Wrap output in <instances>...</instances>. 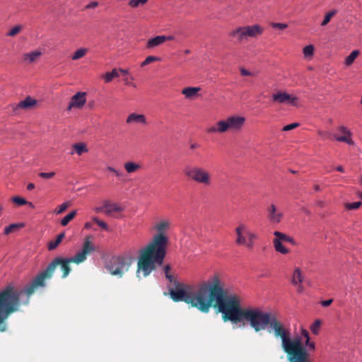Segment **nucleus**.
Here are the masks:
<instances>
[{
	"instance_id": "32",
	"label": "nucleus",
	"mask_w": 362,
	"mask_h": 362,
	"mask_svg": "<svg viewBox=\"0 0 362 362\" xmlns=\"http://www.w3.org/2000/svg\"><path fill=\"white\" fill-rule=\"evenodd\" d=\"M351 135H346L344 134V136H337L334 135L333 137H334L338 141L345 142L349 145H353L354 141L351 138Z\"/></svg>"
},
{
	"instance_id": "31",
	"label": "nucleus",
	"mask_w": 362,
	"mask_h": 362,
	"mask_svg": "<svg viewBox=\"0 0 362 362\" xmlns=\"http://www.w3.org/2000/svg\"><path fill=\"white\" fill-rule=\"evenodd\" d=\"M322 325V321L319 319H317L314 321V322L310 326V329L313 334L317 335L320 332V327Z\"/></svg>"
},
{
	"instance_id": "47",
	"label": "nucleus",
	"mask_w": 362,
	"mask_h": 362,
	"mask_svg": "<svg viewBox=\"0 0 362 362\" xmlns=\"http://www.w3.org/2000/svg\"><path fill=\"white\" fill-rule=\"evenodd\" d=\"M106 170L110 171V172H111V173H113L118 177H121L122 175V173L121 171L115 169L113 167L108 166V167H107Z\"/></svg>"
},
{
	"instance_id": "61",
	"label": "nucleus",
	"mask_w": 362,
	"mask_h": 362,
	"mask_svg": "<svg viewBox=\"0 0 362 362\" xmlns=\"http://www.w3.org/2000/svg\"><path fill=\"white\" fill-rule=\"evenodd\" d=\"M336 169L337 171L341 173H343L344 171V168L341 165H339Z\"/></svg>"
},
{
	"instance_id": "45",
	"label": "nucleus",
	"mask_w": 362,
	"mask_h": 362,
	"mask_svg": "<svg viewBox=\"0 0 362 362\" xmlns=\"http://www.w3.org/2000/svg\"><path fill=\"white\" fill-rule=\"evenodd\" d=\"M273 28L284 30L288 27V25L286 23H272L271 24Z\"/></svg>"
},
{
	"instance_id": "13",
	"label": "nucleus",
	"mask_w": 362,
	"mask_h": 362,
	"mask_svg": "<svg viewBox=\"0 0 362 362\" xmlns=\"http://www.w3.org/2000/svg\"><path fill=\"white\" fill-rule=\"evenodd\" d=\"M86 93L84 92H78L75 94L71 98L68 109L82 107L86 102Z\"/></svg>"
},
{
	"instance_id": "28",
	"label": "nucleus",
	"mask_w": 362,
	"mask_h": 362,
	"mask_svg": "<svg viewBox=\"0 0 362 362\" xmlns=\"http://www.w3.org/2000/svg\"><path fill=\"white\" fill-rule=\"evenodd\" d=\"M73 148L76 153L81 156L83 153L88 152V148L86 147V145L83 143H77L74 144Z\"/></svg>"
},
{
	"instance_id": "24",
	"label": "nucleus",
	"mask_w": 362,
	"mask_h": 362,
	"mask_svg": "<svg viewBox=\"0 0 362 362\" xmlns=\"http://www.w3.org/2000/svg\"><path fill=\"white\" fill-rule=\"evenodd\" d=\"M201 90L199 87H187L182 90V93L187 98H192Z\"/></svg>"
},
{
	"instance_id": "10",
	"label": "nucleus",
	"mask_w": 362,
	"mask_h": 362,
	"mask_svg": "<svg viewBox=\"0 0 362 362\" xmlns=\"http://www.w3.org/2000/svg\"><path fill=\"white\" fill-rule=\"evenodd\" d=\"M129 267V263L124 257H113L107 264V269L114 276H122Z\"/></svg>"
},
{
	"instance_id": "49",
	"label": "nucleus",
	"mask_w": 362,
	"mask_h": 362,
	"mask_svg": "<svg viewBox=\"0 0 362 362\" xmlns=\"http://www.w3.org/2000/svg\"><path fill=\"white\" fill-rule=\"evenodd\" d=\"M240 74L242 76H255V73L251 72V71H248L246 69L243 68V67L240 69Z\"/></svg>"
},
{
	"instance_id": "16",
	"label": "nucleus",
	"mask_w": 362,
	"mask_h": 362,
	"mask_svg": "<svg viewBox=\"0 0 362 362\" xmlns=\"http://www.w3.org/2000/svg\"><path fill=\"white\" fill-rule=\"evenodd\" d=\"M246 37H256L263 33V28L259 25L244 26Z\"/></svg>"
},
{
	"instance_id": "56",
	"label": "nucleus",
	"mask_w": 362,
	"mask_h": 362,
	"mask_svg": "<svg viewBox=\"0 0 362 362\" xmlns=\"http://www.w3.org/2000/svg\"><path fill=\"white\" fill-rule=\"evenodd\" d=\"M119 71V74L121 73L124 75H126V74H129V71L127 69H117Z\"/></svg>"
},
{
	"instance_id": "53",
	"label": "nucleus",
	"mask_w": 362,
	"mask_h": 362,
	"mask_svg": "<svg viewBox=\"0 0 362 362\" xmlns=\"http://www.w3.org/2000/svg\"><path fill=\"white\" fill-rule=\"evenodd\" d=\"M98 3L97 1H92L89 3L88 5H86V8L90 9V8H94L96 6H98Z\"/></svg>"
},
{
	"instance_id": "62",
	"label": "nucleus",
	"mask_w": 362,
	"mask_h": 362,
	"mask_svg": "<svg viewBox=\"0 0 362 362\" xmlns=\"http://www.w3.org/2000/svg\"><path fill=\"white\" fill-rule=\"evenodd\" d=\"M314 189L315 191H319L320 189V186L318 185H316L314 186Z\"/></svg>"
},
{
	"instance_id": "30",
	"label": "nucleus",
	"mask_w": 362,
	"mask_h": 362,
	"mask_svg": "<svg viewBox=\"0 0 362 362\" xmlns=\"http://www.w3.org/2000/svg\"><path fill=\"white\" fill-rule=\"evenodd\" d=\"M88 52V49L86 48H80L77 49L71 56L72 60H78L82 57H83Z\"/></svg>"
},
{
	"instance_id": "23",
	"label": "nucleus",
	"mask_w": 362,
	"mask_h": 362,
	"mask_svg": "<svg viewBox=\"0 0 362 362\" xmlns=\"http://www.w3.org/2000/svg\"><path fill=\"white\" fill-rule=\"evenodd\" d=\"M274 235H275L276 238L279 239V240H280L281 242L284 241V242L290 243L291 244H292L293 245H296V242L295 241V240L293 238H291L281 232L275 231L274 233Z\"/></svg>"
},
{
	"instance_id": "55",
	"label": "nucleus",
	"mask_w": 362,
	"mask_h": 362,
	"mask_svg": "<svg viewBox=\"0 0 362 362\" xmlns=\"http://www.w3.org/2000/svg\"><path fill=\"white\" fill-rule=\"evenodd\" d=\"M170 269H171V267H170V266L169 264H167V265L164 266L163 270H164V273H165V276L167 274H170Z\"/></svg>"
},
{
	"instance_id": "39",
	"label": "nucleus",
	"mask_w": 362,
	"mask_h": 362,
	"mask_svg": "<svg viewBox=\"0 0 362 362\" xmlns=\"http://www.w3.org/2000/svg\"><path fill=\"white\" fill-rule=\"evenodd\" d=\"M21 30V25H16L9 30V32L7 33V35L10 37H14L15 35L18 34Z\"/></svg>"
},
{
	"instance_id": "20",
	"label": "nucleus",
	"mask_w": 362,
	"mask_h": 362,
	"mask_svg": "<svg viewBox=\"0 0 362 362\" xmlns=\"http://www.w3.org/2000/svg\"><path fill=\"white\" fill-rule=\"evenodd\" d=\"M37 103V100L30 98L27 97L25 100L21 101L17 105L16 108L28 109L33 107Z\"/></svg>"
},
{
	"instance_id": "3",
	"label": "nucleus",
	"mask_w": 362,
	"mask_h": 362,
	"mask_svg": "<svg viewBox=\"0 0 362 362\" xmlns=\"http://www.w3.org/2000/svg\"><path fill=\"white\" fill-rule=\"evenodd\" d=\"M91 238L92 237L90 235L86 237L82 250L78 252L74 257L70 258L57 257L48 264L44 271L38 274L30 283L25 287L27 298L24 304L28 303L30 296L33 294L38 288L45 286V281L52 277L58 266L61 267L62 271V278L65 279L69 276L71 272V263L78 264L83 262L86 259L87 256L95 250V246L91 242Z\"/></svg>"
},
{
	"instance_id": "19",
	"label": "nucleus",
	"mask_w": 362,
	"mask_h": 362,
	"mask_svg": "<svg viewBox=\"0 0 362 362\" xmlns=\"http://www.w3.org/2000/svg\"><path fill=\"white\" fill-rule=\"evenodd\" d=\"M164 42L165 35H158L148 40L146 43V47L148 49H152L163 44Z\"/></svg>"
},
{
	"instance_id": "43",
	"label": "nucleus",
	"mask_w": 362,
	"mask_h": 362,
	"mask_svg": "<svg viewBox=\"0 0 362 362\" xmlns=\"http://www.w3.org/2000/svg\"><path fill=\"white\" fill-rule=\"evenodd\" d=\"M361 205V202H354V203L346 204V209H348L349 210H354V209H358Z\"/></svg>"
},
{
	"instance_id": "34",
	"label": "nucleus",
	"mask_w": 362,
	"mask_h": 362,
	"mask_svg": "<svg viewBox=\"0 0 362 362\" xmlns=\"http://www.w3.org/2000/svg\"><path fill=\"white\" fill-rule=\"evenodd\" d=\"M23 226V224L13 223L6 227L4 229V234L8 235L15 230L19 229Z\"/></svg>"
},
{
	"instance_id": "42",
	"label": "nucleus",
	"mask_w": 362,
	"mask_h": 362,
	"mask_svg": "<svg viewBox=\"0 0 362 362\" xmlns=\"http://www.w3.org/2000/svg\"><path fill=\"white\" fill-rule=\"evenodd\" d=\"M12 201L15 204L20 205V206L28 204V202L24 198L20 197H13Z\"/></svg>"
},
{
	"instance_id": "33",
	"label": "nucleus",
	"mask_w": 362,
	"mask_h": 362,
	"mask_svg": "<svg viewBox=\"0 0 362 362\" xmlns=\"http://www.w3.org/2000/svg\"><path fill=\"white\" fill-rule=\"evenodd\" d=\"M76 211H73L66 215L61 221V224L63 226H66L76 216Z\"/></svg>"
},
{
	"instance_id": "44",
	"label": "nucleus",
	"mask_w": 362,
	"mask_h": 362,
	"mask_svg": "<svg viewBox=\"0 0 362 362\" xmlns=\"http://www.w3.org/2000/svg\"><path fill=\"white\" fill-rule=\"evenodd\" d=\"M304 347L306 349L308 348L310 351H314L315 349V344L313 341H310V340H305V344H303Z\"/></svg>"
},
{
	"instance_id": "9",
	"label": "nucleus",
	"mask_w": 362,
	"mask_h": 362,
	"mask_svg": "<svg viewBox=\"0 0 362 362\" xmlns=\"http://www.w3.org/2000/svg\"><path fill=\"white\" fill-rule=\"evenodd\" d=\"M237 239L236 244L239 245H245L247 248L252 249L254 246V240L257 238V235L250 230L247 226L243 223L240 224L235 228Z\"/></svg>"
},
{
	"instance_id": "38",
	"label": "nucleus",
	"mask_w": 362,
	"mask_h": 362,
	"mask_svg": "<svg viewBox=\"0 0 362 362\" xmlns=\"http://www.w3.org/2000/svg\"><path fill=\"white\" fill-rule=\"evenodd\" d=\"M147 1L148 0H130L129 5L132 8H136L140 5L145 4Z\"/></svg>"
},
{
	"instance_id": "58",
	"label": "nucleus",
	"mask_w": 362,
	"mask_h": 362,
	"mask_svg": "<svg viewBox=\"0 0 362 362\" xmlns=\"http://www.w3.org/2000/svg\"><path fill=\"white\" fill-rule=\"evenodd\" d=\"M175 37L173 35L165 36V42L167 40H173Z\"/></svg>"
},
{
	"instance_id": "12",
	"label": "nucleus",
	"mask_w": 362,
	"mask_h": 362,
	"mask_svg": "<svg viewBox=\"0 0 362 362\" xmlns=\"http://www.w3.org/2000/svg\"><path fill=\"white\" fill-rule=\"evenodd\" d=\"M272 100L279 103H288L295 106L297 104L298 98L286 92H278L272 95Z\"/></svg>"
},
{
	"instance_id": "51",
	"label": "nucleus",
	"mask_w": 362,
	"mask_h": 362,
	"mask_svg": "<svg viewBox=\"0 0 362 362\" xmlns=\"http://www.w3.org/2000/svg\"><path fill=\"white\" fill-rule=\"evenodd\" d=\"M339 130L343 133L344 134H346V135H351V133L350 132L349 130H348V129L346 127H345L344 126H341L339 127Z\"/></svg>"
},
{
	"instance_id": "1",
	"label": "nucleus",
	"mask_w": 362,
	"mask_h": 362,
	"mask_svg": "<svg viewBox=\"0 0 362 362\" xmlns=\"http://www.w3.org/2000/svg\"><path fill=\"white\" fill-rule=\"evenodd\" d=\"M194 305L202 313H207L214 305L218 307L222 314L224 322L230 321L234 324H246L257 332L265 329L272 317V314L264 312L259 308H243L240 297L234 293H229L224 288L220 279L215 278L211 285H204L202 288Z\"/></svg>"
},
{
	"instance_id": "22",
	"label": "nucleus",
	"mask_w": 362,
	"mask_h": 362,
	"mask_svg": "<svg viewBox=\"0 0 362 362\" xmlns=\"http://www.w3.org/2000/svg\"><path fill=\"white\" fill-rule=\"evenodd\" d=\"M64 237H65L64 233H59L57 236V238L54 240H52L48 243V245H47L48 250H53L56 249L58 247V245L62 242Z\"/></svg>"
},
{
	"instance_id": "29",
	"label": "nucleus",
	"mask_w": 362,
	"mask_h": 362,
	"mask_svg": "<svg viewBox=\"0 0 362 362\" xmlns=\"http://www.w3.org/2000/svg\"><path fill=\"white\" fill-rule=\"evenodd\" d=\"M359 55V51L358 50H354L351 52V54L346 57L345 59V64L346 66H350L354 62V60L356 59V57Z\"/></svg>"
},
{
	"instance_id": "52",
	"label": "nucleus",
	"mask_w": 362,
	"mask_h": 362,
	"mask_svg": "<svg viewBox=\"0 0 362 362\" xmlns=\"http://www.w3.org/2000/svg\"><path fill=\"white\" fill-rule=\"evenodd\" d=\"M68 207V203H63L59 206V210L57 211V214H62L64 211Z\"/></svg>"
},
{
	"instance_id": "59",
	"label": "nucleus",
	"mask_w": 362,
	"mask_h": 362,
	"mask_svg": "<svg viewBox=\"0 0 362 362\" xmlns=\"http://www.w3.org/2000/svg\"><path fill=\"white\" fill-rule=\"evenodd\" d=\"M297 286H298V290H297V291H298V293H302V292H303V286L301 285V284H298Z\"/></svg>"
},
{
	"instance_id": "4",
	"label": "nucleus",
	"mask_w": 362,
	"mask_h": 362,
	"mask_svg": "<svg viewBox=\"0 0 362 362\" xmlns=\"http://www.w3.org/2000/svg\"><path fill=\"white\" fill-rule=\"evenodd\" d=\"M276 338L281 339V346L287 354L289 362H311L309 354L299 337L293 339L289 330L273 315L268 325Z\"/></svg>"
},
{
	"instance_id": "40",
	"label": "nucleus",
	"mask_w": 362,
	"mask_h": 362,
	"mask_svg": "<svg viewBox=\"0 0 362 362\" xmlns=\"http://www.w3.org/2000/svg\"><path fill=\"white\" fill-rule=\"evenodd\" d=\"M317 134L323 140L331 139L334 136L328 131L318 130Z\"/></svg>"
},
{
	"instance_id": "35",
	"label": "nucleus",
	"mask_w": 362,
	"mask_h": 362,
	"mask_svg": "<svg viewBox=\"0 0 362 362\" xmlns=\"http://www.w3.org/2000/svg\"><path fill=\"white\" fill-rule=\"evenodd\" d=\"M337 13V10H332V11H330L329 12H328L325 16V18L323 20V21L321 23V25L322 26H325L327 24L329 23V22L330 21L331 18Z\"/></svg>"
},
{
	"instance_id": "8",
	"label": "nucleus",
	"mask_w": 362,
	"mask_h": 362,
	"mask_svg": "<svg viewBox=\"0 0 362 362\" xmlns=\"http://www.w3.org/2000/svg\"><path fill=\"white\" fill-rule=\"evenodd\" d=\"M245 122V118L244 117L233 115L225 119L220 120L216 125L209 127L206 129V132L209 134H222L228 131L238 132L242 129Z\"/></svg>"
},
{
	"instance_id": "37",
	"label": "nucleus",
	"mask_w": 362,
	"mask_h": 362,
	"mask_svg": "<svg viewBox=\"0 0 362 362\" xmlns=\"http://www.w3.org/2000/svg\"><path fill=\"white\" fill-rule=\"evenodd\" d=\"M314 53V47L312 45H307L303 48V54L305 57H311Z\"/></svg>"
},
{
	"instance_id": "46",
	"label": "nucleus",
	"mask_w": 362,
	"mask_h": 362,
	"mask_svg": "<svg viewBox=\"0 0 362 362\" xmlns=\"http://www.w3.org/2000/svg\"><path fill=\"white\" fill-rule=\"evenodd\" d=\"M38 175L44 179H51L55 175L54 172L51 173H40Z\"/></svg>"
},
{
	"instance_id": "18",
	"label": "nucleus",
	"mask_w": 362,
	"mask_h": 362,
	"mask_svg": "<svg viewBox=\"0 0 362 362\" xmlns=\"http://www.w3.org/2000/svg\"><path fill=\"white\" fill-rule=\"evenodd\" d=\"M229 36L236 40L238 42H241L247 39L244 27H240L229 33Z\"/></svg>"
},
{
	"instance_id": "7",
	"label": "nucleus",
	"mask_w": 362,
	"mask_h": 362,
	"mask_svg": "<svg viewBox=\"0 0 362 362\" xmlns=\"http://www.w3.org/2000/svg\"><path fill=\"white\" fill-rule=\"evenodd\" d=\"M185 175L194 182L206 187L213 184V175L207 169L199 165H187L183 170Z\"/></svg>"
},
{
	"instance_id": "14",
	"label": "nucleus",
	"mask_w": 362,
	"mask_h": 362,
	"mask_svg": "<svg viewBox=\"0 0 362 362\" xmlns=\"http://www.w3.org/2000/svg\"><path fill=\"white\" fill-rule=\"evenodd\" d=\"M267 217L272 223H280L283 217V214L276 209L274 204H271L267 208Z\"/></svg>"
},
{
	"instance_id": "63",
	"label": "nucleus",
	"mask_w": 362,
	"mask_h": 362,
	"mask_svg": "<svg viewBox=\"0 0 362 362\" xmlns=\"http://www.w3.org/2000/svg\"><path fill=\"white\" fill-rule=\"evenodd\" d=\"M124 82H125V83H126L127 85H129V78H127H127H125L124 79Z\"/></svg>"
},
{
	"instance_id": "25",
	"label": "nucleus",
	"mask_w": 362,
	"mask_h": 362,
	"mask_svg": "<svg viewBox=\"0 0 362 362\" xmlns=\"http://www.w3.org/2000/svg\"><path fill=\"white\" fill-rule=\"evenodd\" d=\"M273 244L274 249L276 252H280L283 255H286L289 252V250L285 247L282 245L281 241L279 240V239L275 238L273 240Z\"/></svg>"
},
{
	"instance_id": "21",
	"label": "nucleus",
	"mask_w": 362,
	"mask_h": 362,
	"mask_svg": "<svg viewBox=\"0 0 362 362\" xmlns=\"http://www.w3.org/2000/svg\"><path fill=\"white\" fill-rule=\"evenodd\" d=\"M303 279H304V276H303L300 268H298V267L295 268V269L293 271V276H292V280H291L292 284H293V285L300 284L303 283Z\"/></svg>"
},
{
	"instance_id": "57",
	"label": "nucleus",
	"mask_w": 362,
	"mask_h": 362,
	"mask_svg": "<svg viewBox=\"0 0 362 362\" xmlns=\"http://www.w3.org/2000/svg\"><path fill=\"white\" fill-rule=\"evenodd\" d=\"M35 188V185L33 183H29L27 186L28 190H32Z\"/></svg>"
},
{
	"instance_id": "2",
	"label": "nucleus",
	"mask_w": 362,
	"mask_h": 362,
	"mask_svg": "<svg viewBox=\"0 0 362 362\" xmlns=\"http://www.w3.org/2000/svg\"><path fill=\"white\" fill-rule=\"evenodd\" d=\"M168 221H163L156 226L158 232L152 240L141 250L137 262L136 276L138 278L148 276L157 266L162 265L166 255L168 238L164 234L170 227Z\"/></svg>"
},
{
	"instance_id": "6",
	"label": "nucleus",
	"mask_w": 362,
	"mask_h": 362,
	"mask_svg": "<svg viewBox=\"0 0 362 362\" xmlns=\"http://www.w3.org/2000/svg\"><path fill=\"white\" fill-rule=\"evenodd\" d=\"M23 295H26L25 288L16 291L11 286L0 292V332L6 330L8 317L18 310Z\"/></svg>"
},
{
	"instance_id": "5",
	"label": "nucleus",
	"mask_w": 362,
	"mask_h": 362,
	"mask_svg": "<svg viewBox=\"0 0 362 362\" xmlns=\"http://www.w3.org/2000/svg\"><path fill=\"white\" fill-rule=\"evenodd\" d=\"M165 277L170 283H173L174 284V288H169V294L171 299L174 302L183 301L193 308H196V306L194 305V301H196L197 296L204 286L206 284L211 285L215 278L220 279L218 275L216 274L208 281L202 284L198 288L195 290L192 286L175 280L173 276L170 274H167Z\"/></svg>"
},
{
	"instance_id": "36",
	"label": "nucleus",
	"mask_w": 362,
	"mask_h": 362,
	"mask_svg": "<svg viewBox=\"0 0 362 362\" xmlns=\"http://www.w3.org/2000/svg\"><path fill=\"white\" fill-rule=\"evenodd\" d=\"M160 61V58L154 56H148L146 59L141 64V66L144 67L152 62Z\"/></svg>"
},
{
	"instance_id": "50",
	"label": "nucleus",
	"mask_w": 362,
	"mask_h": 362,
	"mask_svg": "<svg viewBox=\"0 0 362 362\" xmlns=\"http://www.w3.org/2000/svg\"><path fill=\"white\" fill-rule=\"evenodd\" d=\"M300 333H301V335L305 337V340H310V335H309V332L308 330H306L304 328H301L300 329Z\"/></svg>"
},
{
	"instance_id": "11",
	"label": "nucleus",
	"mask_w": 362,
	"mask_h": 362,
	"mask_svg": "<svg viewBox=\"0 0 362 362\" xmlns=\"http://www.w3.org/2000/svg\"><path fill=\"white\" fill-rule=\"evenodd\" d=\"M124 209L121 206L111 201H105L103 206L95 209L96 212H103L105 215L111 217H114L115 213L121 212Z\"/></svg>"
},
{
	"instance_id": "54",
	"label": "nucleus",
	"mask_w": 362,
	"mask_h": 362,
	"mask_svg": "<svg viewBox=\"0 0 362 362\" xmlns=\"http://www.w3.org/2000/svg\"><path fill=\"white\" fill-rule=\"evenodd\" d=\"M332 302H333L332 299H329V300H322V301H321L320 303L323 307H327V306L330 305Z\"/></svg>"
},
{
	"instance_id": "41",
	"label": "nucleus",
	"mask_w": 362,
	"mask_h": 362,
	"mask_svg": "<svg viewBox=\"0 0 362 362\" xmlns=\"http://www.w3.org/2000/svg\"><path fill=\"white\" fill-rule=\"evenodd\" d=\"M93 221L98 224V226H100V228H102L103 229L105 230H108V226L107 225V223L103 221H100V219H98V218L96 217H94L93 218Z\"/></svg>"
},
{
	"instance_id": "15",
	"label": "nucleus",
	"mask_w": 362,
	"mask_h": 362,
	"mask_svg": "<svg viewBox=\"0 0 362 362\" xmlns=\"http://www.w3.org/2000/svg\"><path fill=\"white\" fill-rule=\"evenodd\" d=\"M42 52L40 50H35L33 52L24 53L22 55V61L23 62L30 64L37 62L40 57L42 56Z\"/></svg>"
},
{
	"instance_id": "26",
	"label": "nucleus",
	"mask_w": 362,
	"mask_h": 362,
	"mask_svg": "<svg viewBox=\"0 0 362 362\" xmlns=\"http://www.w3.org/2000/svg\"><path fill=\"white\" fill-rule=\"evenodd\" d=\"M124 168L128 173H134L141 168V165L134 162H126L124 164Z\"/></svg>"
},
{
	"instance_id": "48",
	"label": "nucleus",
	"mask_w": 362,
	"mask_h": 362,
	"mask_svg": "<svg viewBox=\"0 0 362 362\" xmlns=\"http://www.w3.org/2000/svg\"><path fill=\"white\" fill-rule=\"evenodd\" d=\"M299 126L298 123H292L288 125H286L283 127V131L287 132L292 130Z\"/></svg>"
},
{
	"instance_id": "64",
	"label": "nucleus",
	"mask_w": 362,
	"mask_h": 362,
	"mask_svg": "<svg viewBox=\"0 0 362 362\" xmlns=\"http://www.w3.org/2000/svg\"><path fill=\"white\" fill-rule=\"evenodd\" d=\"M28 204L30 207H31V208H33V207H34V205H33V203H31V202H28V204Z\"/></svg>"
},
{
	"instance_id": "27",
	"label": "nucleus",
	"mask_w": 362,
	"mask_h": 362,
	"mask_svg": "<svg viewBox=\"0 0 362 362\" xmlns=\"http://www.w3.org/2000/svg\"><path fill=\"white\" fill-rule=\"evenodd\" d=\"M119 76V71L117 69H113L110 72L105 73L103 78L105 83H110L115 78H117Z\"/></svg>"
},
{
	"instance_id": "60",
	"label": "nucleus",
	"mask_w": 362,
	"mask_h": 362,
	"mask_svg": "<svg viewBox=\"0 0 362 362\" xmlns=\"http://www.w3.org/2000/svg\"><path fill=\"white\" fill-rule=\"evenodd\" d=\"M198 147H199V145L197 144H196V143L192 144L190 145V148L191 149H195V148H197Z\"/></svg>"
},
{
	"instance_id": "17",
	"label": "nucleus",
	"mask_w": 362,
	"mask_h": 362,
	"mask_svg": "<svg viewBox=\"0 0 362 362\" xmlns=\"http://www.w3.org/2000/svg\"><path fill=\"white\" fill-rule=\"evenodd\" d=\"M127 124H146V119L144 115L132 113L130 114L126 120Z\"/></svg>"
}]
</instances>
